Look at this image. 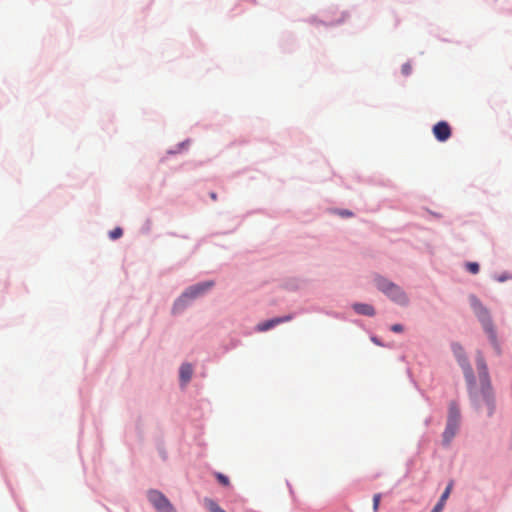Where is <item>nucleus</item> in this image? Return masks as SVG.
I'll return each instance as SVG.
<instances>
[{"instance_id":"nucleus-1","label":"nucleus","mask_w":512,"mask_h":512,"mask_svg":"<svg viewBox=\"0 0 512 512\" xmlns=\"http://www.w3.org/2000/svg\"><path fill=\"white\" fill-rule=\"evenodd\" d=\"M452 350L463 369L468 385L469 397L473 406L477 410H486L487 415L491 416L495 408V398L484 358L480 354L477 356L476 362L479 376V384H477L462 346L455 343L452 345Z\"/></svg>"},{"instance_id":"nucleus-2","label":"nucleus","mask_w":512,"mask_h":512,"mask_svg":"<svg viewBox=\"0 0 512 512\" xmlns=\"http://www.w3.org/2000/svg\"><path fill=\"white\" fill-rule=\"evenodd\" d=\"M374 281L377 288L386 294L392 301L399 305H406L408 303L406 294L398 285L381 276L375 277Z\"/></svg>"},{"instance_id":"nucleus-3","label":"nucleus","mask_w":512,"mask_h":512,"mask_svg":"<svg viewBox=\"0 0 512 512\" xmlns=\"http://www.w3.org/2000/svg\"><path fill=\"white\" fill-rule=\"evenodd\" d=\"M213 285H214L213 281H207V282L199 283V284L189 287L181 295V297L174 303L173 312L176 313V312L183 310L191 300H194L197 297L204 294Z\"/></svg>"},{"instance_id":"nucleus-4","label":"nucleus","mask_w":512,"mask_h":512,"mask_svg":"<svg viewBox=\"0 0 512 512\" xmlns=\"http://www.w3.org/2000/svg\"><path fill=\"white\" fill-rule=\"evenodd\" d=\"M471 304H472L475 314L481 321L485 331L489 334L490 338L494 341L495 340V331H494L493 323L490 318L488 310L475 297L471 298Z\"/></svg>"},{"instance_id":"nucleus-5","label":"nucleus","mask_w":512,"mask_h":512,"mask_svg":"<svg viewBox=\"0 0 512 512\" xmlns=\"http://www.w3.org/2000/svg\"><path fill=\"white\" fill-rule=\"evenodd\" d=\"M147 497L158 512H176L170 501L161 492L150 490Z\"/></svg>"},{"instance_id":"nucleus-6","label":"nucleus","mask_w":512,"mask_h":512,"mask_svg":"<svg viewBox=\"0 0 512 512\" xmlns=\"http://www.w3.org/2000/svg\"><path fill=\"white\" fill-rule=\"evenodd\" d=\"M433 134L438 141L444 142L450 138L451 128L447 122L440 121L434 125Z\"/></svg>"},{"instance_id":"nucleus-7","label":"nucleus","mask_w":512,"mask_h":512,"mask_svg":"<svg viewBox=\"0 0 512 512\" xmlns=\"http://www.w3.org/2000/svg\"><path fill=\"white\" fill-rule=\"evenodd\" d=\"M291 319H292L291 315H287V316H284V317H276V318H273V319H270V320H267V321L259 323L256 326V330L258 332H265V331H268V330L272 329L276 325L284 323V322H288Z\"/></svg>"},{"instance_id":"nucleus-8","label":"nucleus","mask_w":512,"mask_h":512,"mask_svg":"<svg viewBox=\"0 0 512 512\" xmlns=\"http://www.w3.org/2000/svg\"><path fill=\"white\" fill-rule=\"evenodd\" d=\"M458 427H459V422H455V420H453V419L447 420V425H446L445 431L443 433L444 444L448 445L451 442V440L457 433Z\"/></svg>"},{"instance_id":"nucleus-9","label":"nucleus","mask_w":512,"mask_h":512,"mask_svg":"<svg viewBox=\"0 0 512 512\" xmlns=\"http://www.w3.org/2000/svg\"><path fill=\"white\" fill-rule=\"evenodd\" d=\"M353 309L356 313L366 316H374L375 315V309L370 304L365 303H355L353 304Z\"/></svg>"},{"instance_id":"nucleus-10","label":"nucleus","mask_w":512,"mask_h":512,"mask_svg":"<svg viewBox=\"0 0 512 512\" xmlns=\"http://www.w3.org/2000/svg\"><path fill=\"white\" fill-rule=\"evenodd\" d=\"M193 368L190 364L184 363L180 367V380L183 384H187L192 377Z\"/></svg>"},{"instance_id":"nucleus-11","label":"nucleus","mask_w":512,"mask_h":512,"mask_svg":"<svg viewBox=\"0 0 512 512\" xmlns=\"http://www.w3.org/2000/svg\"><path fill=\"white\" fill-rule=\"evenodd\" d=\"M452 489V483H449L445 491L441 495L438 503L434 506L431 512H441L444 508L445 502L448 499Z\"/></svg>"},{"instance_id":"nucleus-12","label":"nucleus","mask_w":512,"mask_h":512,"mask_svg":"<svg viewBox=\"0 0 512 512\" xmlns=\"http://www.w3.org/2000/svg\"><path fill=\"white\" fill-rule=\"evenodd\" d=\"M204 504L210 512H226L214 500L210 498H205Z\"/></svg>"},{"instance_id":"nucleus-13","label":"nucleus","mask_w":512,"mask_h":512,"mask_svg":"<svg viewBox=\"0 0 512 512\" xmlns=\"http://www.w3.org/2000/svg\"><path fill=\"white\" fill-rule=\"evenodd\" d=\"M448 419H453L455 422H460V411L456 403L450 404Z\"/></svg>"},{"instance_id":"nucleus-14","label":"nucleus","mask_w":512,"mask_h":512,"mask_svg":"<svg viewBox=\"0 0 512 512\" xmlns=\"http://www.w3.org/2000/svg\"><path fill=\"white\" fill-rule=\"evenodd\" d=\"M215 477L217 478L219 483L222 484L223 486H229L230 485L229 478L227 476H225L224 474H222V473H215Z\"/></svg>"},{"instance_id":"nucleus-15","label":"nucleus","mask_w":512,"mask_h":512,"mask_svg":"<svg viewBox=\"0 0 512 512\" xmlns=\"http://www.w3.org/2000/svg\"><path fill=\"white\" fill-rule=\"evenodd\" d=\"M123 234V231L120 227L114 228L112 231H110L109 236L112 240H116L120 238Z\"/></svg>"},{"instance_id":"nucleus-16","label":"nucleus","mask_w":512,"mask_h":512,"mask_svg":"<svg viewBox=\"0 0 512 512\" xmlns=\"http://www.w3.org/2000/svg\"><path fill=\"white\" fill-rule=\"evenodd\" d=\"M466 268L472 274H477L479 272V265L476 262H468L466 264Z\"/></svg>"},{"instance_id":"nucleus-17","label":"nucleus","mask_w":512,"mask_h":512,"mask_svg":"<svg viewBox=\"0 0 512 512\" xmlns=\"http://www.w3.org/2000/svg\"><path fill=\"white\" fill-rule=\"evenodd\" d=\"M402 74L408 76L412 71V66L410 63H405L401 67Z\"/></svg>"},{"instance_id":"nucleus-18","label":"nucleus","mask_w":512,"mask_h":512,"mask_svg":"<svg viewBox=\"0 0 512 512\" xmlns=\"http://www.w3.org/2000/svg\"><path fill=\"white\" fill-rule=\"evenodd\" d=\"M380 498H381V495L380 494H375L373 496V510L376 512L378 510V507H379V503H380Z\"/></svg>"},{"instance_id":"nucleus-19","label":"nucleus","mask_w":512,"mask_h":512,"mask_svg":"<svg viewBox=\"0 0 512 512\" xmlns=\"http://www.w3.org/2000/svg\"><path fill=\"white\" fill-rule=\"evenodd\" d=\"M391 330L395 333H401L403 331V326L401 324H394L391 326Z\"/></svg>"},{"instance_id":"nucleus-20","label":"nucleus","mask_w":512,"mask_h":512,"mask_svg":"<svg viewBox=\"0 0 512 512\" xmlns=\"http://www.w3.org/2000/svg\"><path fill=\"white\" fill-rule=\"evenodd\" d=\"M340 215L348 217V216H352V213L350 211H348V210H344V211L340 212Z\"/></svg>"},{"instance_id":"nucleus-21","label":"nucleus","mask_w":512,"mask_h":512,"mask_svg":"<svg viewBox=\"0 0 512 512\" xmlns=\"http://www.w3.org/2000/svg\"><path fill=\"white\" fill-rule=\"evenodd\" d=\"M210 197L213 201H216L217 200V194L215 192H211L210 193Z\"/></svg>"},{"instance_id":"nucleus-22","label":"nucleus","mask_w":512,"mask_h":512,"mask_svg":"<svg viewBox=\"0 0 512 512\" xmlns=\"http://www.w3.org/2000/svg\"><path fill=\"white\" fill-rule=\"evenodd\" d=\"M372 341H373L374 343H376L377 345H380L379 341H378L375 337H373V338H372Z\"/></svg>"},{"instance_id":"nucleus-23","label":"nucleus","mask_w":512,"mask_h":512,"mask_svg":"<svg viewBox=\"0 0 512 512\" xmlns=\"http://www.w3.org/2000/svg\"><path fill=\"white\" fill-rule=\"evenodd\" d=\"M504 280H506L505 276H502V277L499 278V281H504Z\"/></svg>"}]
</instances>
